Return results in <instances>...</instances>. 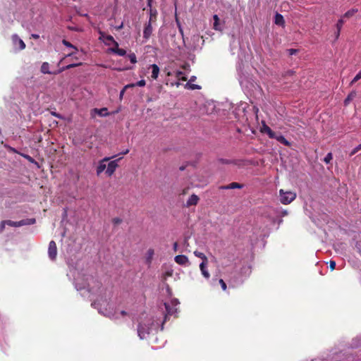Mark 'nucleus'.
Here are the masks:
<instances>
[{
    "mask_svg": "<svg viewBox=\"0 0 361 361\" xmlns=\"http://www.w3.org/2000/svg\"><path fill=\"white\" fill-rule=\"evenodd\" d=\"M194 255L195 257H199L202 260V262L201 263H204V264L208 263V259H207V256L203 252L195 250L194 252Z\"/></svg>",
    "mask_w": 361,
    "mask_h": 361,
    "instance_id": "obj_21",
    "label": "nucleus"
},
{
    "mask_svg": "<svg viewBox=\"0 0 361 361\" xmlns=\"http://www.w3.org/2000/svg\"><path fill=\"white\" fill-rule=\"evenodd\" d=\"M220 161L222 163V164H231L233 163V161L231 160H228V159H221Z\"/></svg>",
    "mask_w": 361,
    "mask_h": 361,
    "instance_id": "obj_45",
    "label": "nucleus"
},
{
    "mask_svg": "<svg viewBox=\"0 0 361 361\" xmlns=\"http://www.w3.org/2000/svg\"><path fill=\"white\" fill-rule=\"evenodd\" d=\"M167 75H168V76H170V75H171V73H170V72H168V73H167Z\"/></svg>",
    "mask_w": 361,
    "mask_h": 361,
    "instance_id": "obj_60",
    "label": "nucleus"
},
{
    "mask_svg": "<svg viewBox=\"0 0 361 361\" xmlns=\"http://www.w3.org/2000/svg\"><path fill=\"white\" fill-rule=\"evenodd\" d=\"M200 198L197 195L192 194L186 202V207H190L191 206H195L197 204Z\"/></svg>",
    "mask_w": 361,
    "mask_h": 361,
    "instance_id": "obj_10",
    "label": "nucleus"
},
{
    "mask_svg": "<svg viewBox=\"0 0 361 361\" xmlns=\"http://www.w3.org/2000/svg\"><path fill=\"white\" fill-rule=\"evenodd\" d=\"M74 54H75V52H71V53L68 54L66 57L72 56L74 55Z\"/></svg>",
    "mask_w": 361,
    "mask_h": 361,
    "instance_id": "obj_54",
    "label": "nucleus"
},
{
    "mask_svg": "<svg viewBox=\"0 0 361 361\" xmlns=\"http://www.w3.org/2000/svg\"><path fill=\"white\" fill-rule=\"evenodd\" d=\"M173 273V269H168L163 274V279L166 280L169 277L172 276Z\"/></svg>",
    "mask_w": 361,
    "mask_h": 361,
    "instance_id": "obj_28",
    "label": "nucleus"
},
{
    "mask_svg": "<svg viewBox=\"0 0 361 361\" xmlns=\"http://www.w3.org/2000/svg\"><path fill=\"white\" fill-rule=\"evenodd\" d=\"M273 139H276L277 141H279L280 143L284 145L285 146H287V147H290V142L289 141H288L285 137L282 135H276L275 133V137H274Z\"/></svg>",
    "mask_w": 361,
    "mask_h": 361,
    "instance_id": "obj_15",
    "label": "nucleus"
},
{
    "mask_svg": "<svg viewBox=\"0 0 361 361\" xmlns=\"http://www.w3.org/2000/svg\"><path fill=\"white\" fill-rule=\"evenodd\" d=\"M340 33H341V30H337L336 32H335L336 39H338V37L340 36Z\"/></svg>",
    "mask_w": 361,
    "mask_h": 361,
    "instance_id": "obj_47",
    "label": "nucleus"
},
{
    "mask_svg": "<svg viewBox=\"0 0 361 361\" xmlns=\"http://www.w3.org/2000/svg\"><path fill=\"white\" fill-rule=\"evenodd\" d=\"M360 79H361V70L358 72V73L351 80V82H350V85L352 86L354 83H355Z\"/></svg>",
    "mask_w": 361,
    "mask_h": 361,
    "instance_id": "obj_29",
    "label": "nucleus"
},
{
    "mask_svg": "<svg viewBox=\"0 0 361 361\" xmlns=\"http://www.w3.org/2000/svg\"><path fill=\"white\" fill-rule=\"evenodd\" d=\"M121 314L122 316H126V315H127V312H126V311H124V310H122V311L121 312Z\"/></svg>",
    "mask_w": 361,
    "mask_h": 361,
    "instance_id": "obj_53",
    "label": "nucleus"
},
{
    "mask_svg": "<svg viewBox=\"0 0 361 361\" xmlns=\"http://www.w3.org/2000/svg\"><path fill=\"white\" fill-rule=\"evenodd\" d=\"M357 96V92L355 90L350 92L344 100V104L347 106L350 101H352Z\"/></svg>",
    "mask_w": 361,
    "mask_h": 361,
    "instance_id": "obj_20",
    "label": "nucleus"
},
{
    "mask_svg": "<svg viewBox=\"0 0 361 361\" xmlns=\"http://www.w3.org/2000/svg\"><path fill=\"white\" fill-rule=\"evenodd\" d=\"M154 255V250L152 248H149L145 255V263L149 267L152 264L153 257Z\"/></svg>",
    "mask_w": 361,
    "mask_h": 361,
    "instance_id": "obj_12",
    "label": "nucleus"
},
{
    "mask_svg": "<svg viewBox=\"0 0 361 361\" xmlns=\"http://www.w3.org/2000/svg\"><path fill=\"white\" fill-rule=\"evenodd\" d=\"M151 1L152 0H148V5L150 6L151 5Z\"/></svg>",
    "mask_w": 361,
    "mask_h": 361,
    "instance_id": "obj_59",
    "label": "nucleus"
},
{
    "mask_svg": "<svg viewBox=\"0 0 361 361\" xmlns=\"http://www.w3.org/2000/svg\"><path fill=\"white\" fill-rule=\"evenodd\" d=\"M164 306L166 311V314L164 317V322L166 321L169 315H172L176 312V310L173 309V307H171L170 305L168 303H164Z\"/></svg>",
    "mask_w": 361,
    "mask_h": 361,
    "instance_id": "obj_18",
    "label": "nucleus"
},
{
    "mask_svg": "<svg viewBox=\"0 0 361 361\" xmlns=\"http://www.w3.org/2000/svg\"><path fill=\"white\" fill-rule=\"evenodd\" d=\"M123 23H122L121 24V25H119V26L117 27V29H118V30H121V28H123Z\"/></svg>",
    "mask_w": 361,
    "mask_h": 361,
    "instance_id": "obj_55",
    "label": "nucleus"
},
{
    "mask_svg": "<svg viewBox=\"0 0 361 361\" xmlns=\"http://www.w3.org/2000/svg\"><path fill=\"white\" fill-rule=\"evenodd\" d=\"M149 68L152 69V78L154 80H157L159 73V66L157 64H152L149 66Z\"/></svg>",
    "mask_w": 361,
    "mask_h": 361,
    "instance_id": "obj_14",
    "label": "nucleus"
},
{
    "mask_svg": "<svg viewBox=\"0 0 361 361\" xmlns=\"http://www.w3.org/2000/svg\"><path fill=\"white\" fill-rule=\"evenodd\" d=\"M80 65H81V63H71V64L67 65V66H66V68L68 70V69H71V68H74V67H76V66H80Z\"/></svg>",
    "mask_w": 361,
    "mask_h": 361,
    "instance_id": "obj_42",
    "label": "nucleus"
},
{
    "mask_svg": "<svg viewBox=\"0 0 361 361\" xmlns=\"http://www.w3.org/2000/svg\"><path fill=\"white\" fill-rule=\"evenodd\" d=\"M125 91H126V90H124V88L121 91V92H120V98L121 99L123 97Z\"/></svg>",
    "mask_w": 361,
    "mask_h": 361,
    "instance_id": "obj_50",
    "label": "nucleus"
},
{
    "mask_svg": "<svg viewBox=\"0 0 361 361\" xmlns=\"http://www.w3.org/2000/svg\"><path fill=\"white\" fill-rule=\"evenodd\" d=\"M183 193V194H185V193H186V190H184Z\"/></svg>",
    "mask_w": 361,
    "mask_h": 361,
    "instance_id": "obj_62",
    "label": "nucleus"
},
{
    "mask_svg": "<svg viewBox=\"0 0 361 361\" xmlns=\"http://www.w3.org/2000/svg\"><path fill=\"white\" fill-rule=\"evenodd\" d=\"M122 158L123 157H119L118 159L111 161L109 163L106 170V173L107 174L108 176H111L114 173L116 168L118 166V161L121 160Z\"/></svg>",
    "mask_w": 361,
    "mask_h": 361,
    "instance_id": "obj_3",
    "label": "nucleus"
},
{
    "mask_svg": "<svg viewBox=\"0 0 361 361\" xmlns=\"http://www.w3.org/2000/svg\"><path fill=\"white\" fill-rule=\"evenodd\" d=\"M207 264L208 263H200V264L201 273L206 279H209L210 278V274L207 269Z\"/></svg>",
    "mask_w": 361,
    "mask_h": 361,
    "instance_id": "obj_13",
    "label": "nucleus"
},
{
    "mask_svg": "<svg viewBox=\"0 0 361 361\" xmlns=\"http://www.w3.org/2000/svg\"><path fill=\"white\" fill-rule=\"evenodd\" d=\"M6 224L10 226L19 227L18 221H13L11 220H6Z\"/></svg>",
    "mask_w": 361,
    "mask_h": 361,
    "instance_id": "obj_34",
    "label": "nucleus"
},
{
    "mask_svg": "<svg viewBox=\"0 0 361 361\" xmlns=\"http://www.w3.org/2000/svg\"><path fill=\"white\" fill-rule=\"evenodd\" d=\"M173 249L175 252H177L178 250V243L175 242L173 245Z\"/></svg>",
    "mask_w": 361,
    "mask_h": 361,
    "instance_id": "obj_48",
    "label": "nucleus"
},
{
    "mask_svg": "<svg viewBox=\"0 0 361 361\" xmlns=\"http://www.w3.org/2000/svg\"><path fill=\"white\" fill-rule=\"evenodd\" d=\"M280 201L283 204H288L296 198V193L291 191L279 190Z\"/></svg>",
    "mask_w": 361,
    "mask_h": 361,
    "instance_id": "obj_1",
    "label": "nucleus"
},
{
    "mask_svg": "<svg viewBox=\"0 0 361 361\" xmlns=\"http://www.w3.org/2000/svg\"><path fill=\"white\" fill-rule=\"evenodd\" d=\"M243 185L240 184L238 183L233 182L228 185H221L219 187V189L221 190H228V189H241L243 188Z\"/></svg>",
    "mask_w": 361,
    "mask_h": 361,
    "instance_id": "obj_11",
    "label": "nucleus"
},
{
    "mask_svg": "<svg viewBox=\"0 0 361 361\" xmlns=\"http://www.w3.org/2000/svg\"><path fill=\"white\" fill-rule=\"evenodd\" d=\"M360 150H361V143L360 145H358L356 147H355L352 151L350 153V156H353L354 154H355L357 152H359Z\"/></svg>",
    "mask_w": 361,
    "mask_h": 361,
    "instance_id": "obj_35",
    "label": "nucleus"
},
{
    "mask_svg": "<svg viewBox=\"0 0 361 361\" xmlns=\"http://www.w3.org/2000/svg\"><path fill=\"white\" fill-rule=\"evenodd\" d=\"M183 75L184 73L182 71H178L176 72V77L180 80L186 81L188 78L186 76H184Z\"/></svg>",
    "mask_w": 361,
    "mask_h": 361,
    "instance_id": "obj_27",
    "label": "nucleus"
},
{
    "mask_svg": "<svg viewBox=\"0 0 361 361\" xmlns=\"http://www.w3.org/2000/svg\"><path fill=\"white\" fill-rule=\"evenodd\" d=\"M343 24H344V20H343V17H342L341 19H339L338 20V22L336 23V30H341Z\"/></svg>",
    "mask_w": 361,
    "mask_h": 361,
    "instance_id": "obj_33",
    "label": "nucleus"
},
{
    "mask_svg": "<svg viewBox=\"0 0 361 361\" xmlns=\"http://www.w3.org/2000/svg\"><path fill=\"white\" fill-rule=\"evenodd\" d=\"M332 159H333V155H332V153H331V152H329V153L326 155V157H324V161L326 164H329Z\"/></svg>",
    "mask_w": 361,
    "mask_h": 361,
    "instance_id": "obj_30",
    "label": "nucleus"
},
{
    "mask_svg": "<svg viewBox=\"0 0 361 361\" xmlns=\"http://www.w3.org/2000/svg\"><path fill=\"white\" fill-rule=\"evenodd\" d=\"M128 59H130L132 63H137L136 55L134 53H130L128 55Z\"/></svg>",
    "mask_w": 361,
    "mask_h": 361,
    "instance_id": "obj_32",
    "label": "nucleus"
},
{
    "mask_svg": "<svg viewBox=\"0 0 361 361\" xmlns=\"http://www.w3.org/2000/svg\"><path fill=\"white\" fill-rule=\"evenodd\" d=\"M150 332V327L149 324H139L137 327V334L140 339L146 338L147 335H149Z\"/></svg>",
    "mask_w": 361,
    "mask_h": 361,
    "instance_id": "obj_2",
    "label": "nucleus"
},
{
    "mask_svg": "<svg viewBox=\"0 0 361 361\" xmlns=\"http://www.w3.org/2000/svg\"><path fill=\"white\" fill-rule=\"evenodd\" d=\"M12 41L13 44L16 47H18L20 50H23L25 48V42L17 35L12 36Z\"/></svg>",
    "mask_w": 361,
    "mask_h": 361,
    "instance_id": "obj_7",
    "label": "nucleus"
},
{
    "mask_svg": "<svg viewBox=\"0 0 361 361\" xmlns=\"http://www.w3.org/2000/svg\"><path fill=\"white\" fill-rule=\"evenodd\" d=\"M174 261L179 265H187L189 264L188 258L183 255H179L175 257Z\"/></svg>",
    "mask_w": 361,
    "mask_h": 361,
    "instance_id": "obj_9",
    "label": "nucleus"
},
{
    "mask_svg": "<svg viewBox=\"0 0 361 361\" xmlns=\"http://www.w3.org/2000/svg\"><path fill=\"white\" fill-rule=\"evenodd\" d=\"M135 83H130V84H128L126 85L125 87H124V90H127L128 88H132V87H135Z\"/></svg>",
    "mask_w": 361,
    "mask_h": 361,
    "instance_id": "obj_46",
    "label": "nucleus"
},
{
    "mask_svg": "<svg viewBox=\"0 0 361 361\" xmlns=\"http://www.w3.org/2000/svg\"><path fill=\"white\" fill-rule=\"evenodd\" d=\"M274 23L277 25L283 27L285 25V20L283 16L280 13H276L274 18Z\"/></svg>",
    "mask_w": 361,
    "mask_h": 361,
    "instance_id": "obj_16",
    "label": "nucleus"
},
{
    "mask_svg": "<svg viewBox=\"0 0 361 361\" xmlns=\"http://www.w3.org/2000/svg\"><path fill=\"white\" fill-rule=\"evenodd\" d=\"M41 72L44 74H53L49 71V64L47 62H44L41 66Z\"/></svg>",
    "mask_w": 361,
    "mask_h": 361,
    "instance_id": "obj_23",
    "label": "nucleus"
},
{
    "mask_svg": "<svg viewBox=\"0 0 361 361\" xmlns=\"http://www.w3.org/2000/svg\"><path fill=\"white\" fill-rule=\"evenodd\" d=\"M53 115H54V116H56V117H58V118L59 117V114H56V113H54V114H53Z\"/></svg>",
    "mask_w": 361,
    "mask_h": 361,
    "instance_id": "obj_58",
    "label": "nucleus"
},
{
    "mask_svg": "<svg viewBox=\"0 0 361 361\" xmlns=\"http://www.w3.org/2000/svg\"><path fill=\"white\" fill-rule=\"evenodd\" d=\"M94 111L100 116H106L109 114L106 108H102L100 109H94Z\"/></svg>",
    "mask_w": 361,
    "mask_h": 361,
    "instance_id": "obj_25",
    "label": "nucleus"
},
{
    "mask_svg": "<svg viewBox=\"0 0 361 361\" xmlns=\"http://www.w3.org/2000/svg\"><path fill=\"white\" fill-rule=\"evenodd\" d=\"M32 37L37 39H39V36L36 34H32Z\"/></svg>",
    "mask_w": 361,
    "mask_h": 361,
    "instance_id": "obj_51",
    "label": "nucleus"
},
{
    "mask_svg": "<svg viewBox=\"0 0 361 361\" xmlns=\"http://www.w3.org/2000/svg\"><path fill=\"white\" fill-rule=\"evenodd\" d=\"M62 43L63 44H64L66 47H70V48H73V49H75V51H78V49L76 47L73 46L71 42H69L68 41L66 40V39H63L62 41Z\"/></svg>",
    "mask_w": 361,
    "mask_h": 361,
    "instance_id": "obj_31",
    "label": "nucleus"
},
{
    "mask_svg": "<svg viewBox=\"0 0 361 361\" xmlns=\"http://www.w3.org/2000/svg\"><path fill=\"white\" fill-rule=\"evenodd\" d=\"M287 51H288L289 55H293V54H295L298 52V50L297 49H289Z\"/></svg>",
    "mask_w": 361,
    "mask_h": 361,
    "instance_id": "obj_44",
    "label": "nucleus"
},
{
    "mask_svg": "<svg viewBox=\"0 0 361 361\" xmlns=\"http://www.w3.org/2000/svg\"><path fill=\"white\" fill-rule=\"evenodd\" d=\"M260 131L268 135L269 138L275 137V132H274L265 123H263Z\"/></svg>",
    "mask_w": 361,
    "mask_h": 361,
    "instance_id": "obj_8",
    "label": "nucleus"
},
{
    "mask_svg": "<svg viewBox=\"0 0 361 361\" xmlns=\"http://www.w3.org/2000/svg\"><path fill=\"white\" fill-rule=\"evenodd\" d=\"M213 19H214L213 28L215 30H217V31L221 30V27L219 25V20H219V16L217 15H214Z\"/></svg>",
    "mask_w": 361,
    "mask_h": 361,
    "instance_id": "obj_22",
    "label": "nucleus"
},
{
    "mask_svg": "<svg viewBox=\"0 0 361 361\" xmlns=\"http://www.w3.org/2000/svg\"><path fill=\"white\" fill-rule=\"evenodd\" d=\"M219 283L221 285L222 290L225 291L227 288V286H226V283H225V281L221 279H219Z\"/></svg>",
    "mask_w": 361,
    "mask_h": 361,
    "instance_id": "obj_37",
    "label": "nucleus"
},
{
    "mask_svg": "<svg viewBox=\"0 0 361 361\" xmlns=\"http://www.w3.org/2000/svg\"><path fill=\"white\" fill-rule=\"evenodd\" d=\"M157 11L156 9H150L149 11V19L148 22H150L152 23L153 22H155L157 20Z\"/></svg>",
    "mask_w": 361,
    "mask_h": 361,
    "instance_id": "obj_24",
    "label": "nucleus"
},
{
    "mask_svg": "<svg viewBox=\"0 0 361 361\" xmlns=\"http://www.w3.org/2000/svg\"><path fill=\"white\" fill-rule=\"evenodd\" d=\"M180 169L183 171L184 169V167H180Z\"/></svg>",
    "mask_w": 361,
    "mask_h": 361,
    "instance_id": "obj_61",
    "label": "nucleus"
},
{
    "mask_svg": "<svg viewBox=\"0 0 361 361\" xmlns=\"http://www.w3.org/2000/svg\"><path fill=\"white\" fill-rule=\"evenodd\" d=\"M287 73L289 75H292V74H293V72L292 71H289L287 72Z\"/></svg>",
    "mask_w": 361,
    "mask_h": 361,
    "instance_id": "obj_56",
    "label": "nucleus"
},
{
    "mask_svg": "<svg viewBox=\"0 0 361 361\" xmlns=\"http://www.w3.org/2000/svg\"><path fill=\"white\" fill-rule=\"evenodd\" d=\"M191 88H192V90H195V89H200V86H199V85H192L191 86Z\"/></svg>",
    "mask_w": 361,
    "mask_h": 361,
    "instance_id": "obj_49",
    "label": "nucleus"
},
{
    "mask_svg": "<svg viewBox=\"0 0 361 361\" xmlns=\"http://www.w3.org/2000/svg\"><path fill=\"white\" fill-rule=\"evenodd\" d=\"M49 257L51 260H55L57 256V247L56 244L54 240H51L49 244L48 248Z\"/></svg>",
    "mask_w": 361,
    "mask_h": 361,
    "instance_id": "obj_4",
    "label": "nucleus"
},
{
    "mask_svg": "<svg viewBox=\"0 0 361 361\" xmlns=\"http://www.w3.org/2000/svg\"><path fill=\"white\" fill-rule=\"evenodd\" d=\"M128 152H129V149H127L126 150H125V151L122 152L121 153V154H122V155H126V154H127Z\"/></svg>",
    "mask_w": 361,
    "mask_h": 361,
    "instance_id": "obj_52",
    "label": "nucleus"
},
{
    "mask_svg": "<svg viewBox=\"0 0 361 361\" xmlns=\"http://www.w3.org/2000/svg\"><path fill=\"white\" fill-rule=\"evenodd\" d=\"M153 31L152 23L148 22L145 23L143 30V38L146 40L149 39Z\"/></svg>",
    "mask_w": 361,
    "mask_h": 361,
    "instance_id": "obj_6",
    "label": "nucleus"
},
{
    "mask_svg": "<svg viewBox=\"0 0 361 361\" xmlns=\"http://www.w3.org/2000/svg\"><path fill=\"white\" fill-rule=\"evenodd\" d=\"M195 80V76H192L191 78H190V81H194Z\"/></svg>",
    "mask_w": 361,
    "mask_h": 361,
    "instance_id": "obj_57",
    "label": "nucleus"
},
{
    "mask_svg": "<svg viewBox=\"0 0 361 361\" xmlns=\"http://www.w3.org/2000/svg\"><path fill=\"white\" fill-rule=\"evenodd\" d=\"M66 70H68V69L66 68V66H63V67L60 68L59 69V71H58L53 73V74H58V73H61L63 72V71H66Z\"/></svg>",
    "mask_w": 361,
    "mask_h": 361,
    "instance_id": "obj_43",
    "label": "nucleus"
},
{
    "mask_svg": "<svg viewBox=\"0 0 361 361\" xmlns=\"http://www.w3.org/2000/svg\"><path fill=\"white\" fill-rule=\"evenodd\" d=\"M329 267H330L331 271L334 270L335 268H336V262L334 261V260H331L329 262Z\"/></svg>",
    "mask_w": 361,
    "mask_h": 361,
    "instance_id": "obj_41",
    "label": "nucleus"
},
{
    "mask_svg": "<svg viewBox=\"0 0 361 361\" xmlns=\"http://www.w3.org/2000/svg\"><path fill=\"white\" fill-rule=\"evenodd\" d=\"M36 220L34 218L23 219L18 221L19 227L25 225H32L35 224Z\"/></svg>",
    "mask_w": 361,
    "mask_h": 361,
    "instance_id": "obj_19",
    "label": "nucleus"
},
{
    "mask_svg": "<svg viewBox=\"0 0 361 361\" xmlns=\"http://www.w3.org/2000/svg\"><path fill=\"white\" fill-rule=\"evenodd\" d=\"M112 222L114 224L118 225L122 222V219L118 217H116L112 219Z\"/></svg>",
    "mask_w": 361,
    "mask_h": 361,
    "instance_id": "obj_39",
    "label": "nucleus"
},
{
    "mask_svg": "<svg viewBox=\"0 0 361 361\" xmlns=\"http://www.w3.org/2000/svg\"><path fill=\"white\" fill-rule=\"evenodd\" d=\"M7 225L6 224V221H2L1 222V224H0V233L3 232V231L4 230L5 228V226Z\"/></svg>",
    "mask_w": 361,
    "mask_h": 361,
    "instance_id": "obj_40",
    "label": "nucleus"
},
{
    "mask_svg": "<svg viewBox=\"0 0 361 361\" xmlns=\"http://www.w3.org/2000/svg\"><path fill=\"white\" fill-rule=\"evenodd\" d=\"M115 47L112 48L111 49V51L114 52V53H116L119 56H124L126 55V50L123 49H120L118 47V42H115Z\"/></svg>",
    "mask_w": 361,
    "mask_h": 361,
    "instance_id": "obj_17",
    "label": "nucleus"
},
{
    "mask_svg": "<svg viewBox=\"0 0 361 361\" xmlns=\"http://www.w3.org/2000/svg\"><path fill=\"white\" fill-rule=\"evenodd\" d=\"M104 38L106 41V43L109 42L115 45V42H117L116 41H115L114 38L111 35H106V37H104Z\"/></svg>",
    "mask_w": 361,
    "mask_h": 361,
    "instance_id": "obj_36",
    "label": "nucleus"
},
{
    "mask_svg": "<svg viewBox=\"0 0 361 361\" xmlns=\"http://www.w3.org/2000/svg\"><path fill=\"white\" fill-rule=\"evenodd\" d=\"M111 158L110 157H105L101 161H99V164L97 167V175L99 176L106 169V165L105 162L109 161Z\"/></svg>",
    "mask_w": 361,
    "mask_h": 361,
    "instance_id": "obj_5",
    "label": "nucleus"
},
{
    "mask_svg": "<svg viewBox=\"0 0 361 361\" xmlns=\"http://www.w3.org/2000/svg\"><path fill=\"white\" fill-rule=\"evenodd\" d=\"M146 85V82L145 80H140L135 82V85L138 87H144Z\"/></svg>",
    "mask_w": 361,
    "mask_h": 361,
    "instance_id": "obj_38",
    "label": "nucleus"
},
{
    "mask_svg": "<svg viewBox=\"0 0 361 361\" xmlns=\"http://www.w3.org/2000/svg\"><path fill=\"white\" fill-rule=\"evenodd\" d=\"M357 11H358V10L357 8H352L350 10H348L347 12H345L342 17L349 18L353 16Z\"/></svg>",
    "mask_w": 361,
    "mask_h": 361,
    "instance_id": "obj_26",
    "label": "nucleus"
}]
</instances>
